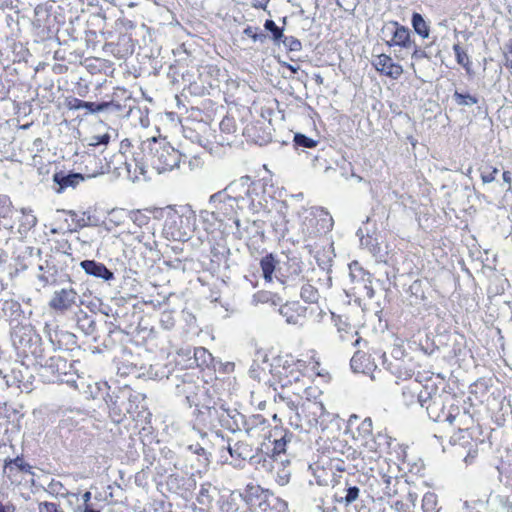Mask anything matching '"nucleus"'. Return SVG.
Returning a JSON list of instances; mask_svg holds the SVG:
<instances>
[{
    "label": "nucleus",
    "instance_id": "26",
    "mask_svg": "<svg viewBox=\"0 0 512 512\" xmlns=\"http://www.w3.org/2000/svg\"><path fill=\"white\" fill-rule=\"evenodd\" d=\"M0 512H15V507L10 503L3 504L0 502Z\"/></svg>",
    "mask_w": 512,
    "mask_h": 512
},
{
    "label": "nucleus",
    "instance_id": "32",
    "mask_svg": "<svg viewBox=\"0 0 512 512\" xmlns=\"http://www.w3.org/2000/svg\"><path fill=\"white\" fill-rule=\"evenodd\" d=\"M245 33H246L248 36L252 37L254 40H256V35L252 33V30H251L250 28L246 29V30H245Z\"/></svg>",
    "mask_w": 512,
    "mask_h": 512
},
{
    "label": "nucleus",
    "instance_id": "5",
    "mask_svg": "<svg viewBox=\"0 0 512 512\" xmlns=\"http://www.w3.org/2000/svg\"><path fill=\"white\" fill-rule=\"evenodd\" d=\"M392 34L393 37L391 39V45L402 46L408 48L411 46L412 41L410 37L409 30L404 26H399L398 23H392L387 27Z\"/></svg>",
    "mask_w": 512,
    "mask_h": 512
},
{
    "label": "nucleus",
    "instance_id": "28",
    "mask_svg": "<svg viewBox=\"0 0 512 512\" xmlns=\"http://www.w3.org/2000/svg\"><path fill=\"white\" fill-rule=\"evenodd\" d=\"M392 354L397 357V358H400L403 356V351L401 350L400 346H395L393 348V351H392Z\"/></svg>",
    "mask_w": 512,
    "mask_h": 512
},
{
    "label": "nucleus",
    "instance_id": "13",
    "mask_svg": "<svg viewBox=\"0 0 512 512\" xmlns=\"http://www.w3.org/2000/svg\"><path fill=\"white\" fill-rule=\"evenodd\" d=\"M455 52L456 61L458 64L463 66L467 71L470 70V59L467 53L460 47L459 44L453 46Z\"/></svg>",
    "mask_w": 512,
    "mask_h": 512
},
{
    "label": "nucleus",
    "instance_id": "24",
    "mask_svg": "<svg viewBox=\"0 0 512 512\" xmlns=\"http://www.w3.org/2000/svg\"><path fill=\"white\" fill-rule=\"evenodd\" d=\"M502 178L504 183L508 185L507 191H512V178L509 171H504L502 174Z\"/></svg>",
    "mask_w": 512,
    "mask_h": 512
},
{
    "label": "nucleus",
    "instance_id": "9",
    "mask_svg": "<svg viewBox=\"0 0 512 512\" xmlns=\"http://www.w3.org/2000/svg\"><path fill=\"white\" fill-rule=\"evenodd\" d=\"M298 304L286 303L280 308V314L286 318L287 323L296 324L300 318V314L297 311Z\"/></svg>",
    "mask_w": 512,
    "mask_h": 512
},
{
    "label": "nucleus",
    "instance_id": "21",
    "mask_svg": "<svg viewBox=\"0 0 512 512\" xmlns=\"http://www.w3.org/2000/svg\"><path fill=\"white\" fill-rule=\"evenodd\" d=\"M39 512H62L57 508V505L50 502H43L39 504Z\"/></svg>",
    "mask_w": 512,
    "mask_h": 512
},
{
    "label": "nucleus",
    "instance_id": "37",
    "mask_svg": "<svg viewBox=\"0 0 512 512\" xmlns=\"http://www.w3.org/2000/svg\"><path fill=\"white\" fill-rule=\"evenodd\" d=\"M84 512H98V511H95V510H93V509H91L89 507H86Z\"/></svg>",
    "mask_w": 512,
    "mask_h": 512
},
{
    "label": "nucleus",
    "instance_id": "14",
    "mask_svg": "<svg viewBox=\"0 0 512 512\" xmlns=\"http://www.w3.org/2000/svg\"><path fill=\"white\" fill-rule=\"evenodd\" d=\"M301 297L306 302H316L318 299V292L311 285H304L301 289Z\"/></svg>",
    "mask_w": 512,
    "mask_h": 512
},
{
    "label": "nucleus",
    "instance_id": "18",
    "mask_svg": "<svg viewBox=\"0 0 512 512\" xmlns=\"http://www.w3.org/2000/svg\"><path fill=\"white\" fill-rule=\"evenodd\" d=\"M295 142L308 148L316 146V142L314 140L300 134L295 136Z\"/></svg>",
    "mask_w": 512,
    "mask_h": 512
},
{
    "label": "nucleus",
    "instance_id": "3",
    "mask_svg": "<svg viewBox=\"0 0 512 512\" xmlns=\"http://www.w3.org/2000/svg\"><path fill=\"white\" fill-rule=\"evenodd\" d=\"M372 65L378 72L392 79H398L403 73L402 66L394 63L392 58L386 54H379L374 56Z\"/></svg>",
    "mask_w": 512,
    "mask_h": 512
},
{
    "label": "nucleus",
    "instance_id": "35",
    "mask_svg": "<svg viewBox=\"0 0 512 512\" xmlns=\"http://www.w3.org/2000/svg\"><path fill=\"white\" fill-rule=\"evenodd\" d=\"M409 499H410V501L412 502V504L414 505V504H415V501H416V495H414V494H411V493H410V494H409Z\"/></svg>",
    "mask_w": 512,
    "mask_h": 512
},
{
    "label": "nucleus",
    "instance_id": "31",
    "mask_svg": "<svg viewBox=\"0 0 512 512\" xmlns=\"http://www.w3.org/2000/svg\"><path fill=\"white\" fill-rule=\"evenodd\" d=\"M90 498H91V493H90V492H88V491H87V492H85V493L83 494V500H84V502H88V501L90 500Z\"/></svg>",
    "mask_w": 512,
    "mask_h": 512
},
{
    "label": "nucleus",
    "instance_id": "11",
    "mask_svg": "<svg viewBox=\"0 0 512 512\" xmlns=\"http://www.w3.org/2000/svg\"><path fill=\"white\" fill-rule=\"evenodd\" d=\"M423 512H439L436 494L427 492L422 498Z\"/></svg>",
    "mask_w": 512,
    "mask_h": 512
},
{
    "label": "nucleus",
    "instance_id": "22",
    "mask_svg": "<svg viewBox=\"0 0 512 512\" xmlns=\"http://www.w3.org/2000/svg\"><path fill=\"white\" fill-rule=\"evenodd\" d=\"M109 140V136L107 134L101 136H94L91 138L89 145L96 146L99 144H107Z\"/></svg>",
    "mask_w": 512,
    "mask_h": 512
},
{
    "label": "nucleus",
    "instance_id": "29",
    "mask_svg": "<svg viewBox=\"0 0 512 512\" xmlns=\"http://www.w3.org/2000/svg\"><path fill=\"white\" fill-rule=\"evenodd\" d=\"M365 446L372 452H375L376 451V448H375V443L372 439H370L369 441H366L365 442Z\"/></svg>",
    "mask_w": 512,
    "mask_h": 512
},
{
    "label": "nucleus",
    "instance_id": "39",
    "mask_svg": "<svg viewBox=\"0 0 512 512\" xmlns=\"http://www.w3.org/2000/svg\"><path fill=\"white\" fill-rule=\"evenodd\" d=\"M318 365H319V364H318L317 362H314V363H313V367H312V369H313V370H315V369L318 367Z\"/></svg>",
    "mask_w": 512,
    "mask_h": 512
},
{
    "label": "nucleus",
    "instance_id": "20",
    "mask_svg": "<svg viewBox=\"0 0 512 512\" xmlns=\"http://www.w3.org/2000/svg\"><path fill=\"white\" fill-rule=\"evenodd\" d=\"M359 496V489L357 487H350L347 490V494L345 496V502L350 504L354 502Z\"/></svg>",
    "mask_w": 512,
    "mask_h": 512
},
{
    "label": "nucleus",
    "instance_id": "25",
    "mask_svg": "<svg viewBox=\"0 0 512 512\" xmlns=\"http://www.w3.org/2000/svg\"><path fill=\"white\" fill-rule=\"evenodd\" d=\"M393 508L397 512H408L407 506L402 501H396L393 505Z\"/></svg>",
    "mask_w": 512,
    "mask_h": 512
},
{
    "label": "nucleus",
    "instance_id": "23",
    "mask_svg": "<svg viewBox=\"0 0 512 512\" xmlns=\"http://www.w3.org/2000/svg\"><path fill=\"white\" fill-rule=\"evenodd\" d=\"M382 481L386 485V489L388 490L387 493L390 494L391 486L396 481V478H394V477H392L390 475H387V474H383L382 475Z\"/></svg>",
    "mask_w": 512,
    "mask_h": 512
},
{
    "label": "nucleus",
    "instance_id": "30",
    "mask_svg": "<svg viewBox=\"0 0 512 512\" xmlns=\"http://www.w3.org/2000/svg\"><path fill=\"white\" fill-rule=\"evenodd\" d=\"M300 46H301V44L298 40L291 41V44H290L291 50H298L300 48Z\"/></svg>",
    "mask_w": 512,
    "mask_h": 512
},
{
    "label": "nucleus",
    "instance_id": "6",
    "mask_svg": "<svg viewBox=\"0 0 512 512\" xmlns=\"http://www.w3.org/2000/svg\"><path fill=\"white\" fill-rule=\"evenodd\" d=\"M81 267L87 274L93 275L95 277H99L105 280L112 278L113 274L100 263H96L95 261L85 260L81 262Z\"/></svg>",
    "mask_w": 512,
    "mask_h": 512
},
{
    "label": "nucleus",
    "instance_id": "34",
    "mask_svg": "<svg viewBox=\"0 0 512 512\" xmlns=\"http://www.w3.org/2000/svg\"><path fill=\"white\" fill-rule=\"evenodd\" d=\"M423 53L419 52L418 50H415L414 53L412 54V57L413 58H419L422 56Z\"/></svg>",
    "mask_w": 512,
    "mask_h": 512
},
{
    "label": "nucleus",
    "instance_id": "38",
    "mask_svg": "<svg viewBox=\"0 0 512 512\" xmlns=\"http://www.w3.org/2000/svg\"><path fill=\"white\" fill-rule=\"evenodd\" d=\"M198 353H203V354H205V353H206V351H205L204 349H199V350H197V351H196V355H197Z\"/></svg>",
    "mask_w": 512,
    "mask_h": 512
},
{
    "label": "nucleus",
    "instance_id": "7",
    "mask_svg": "<svg viewBox=\"0 0 512 512\" xmlns=\"http://www.w3.org/2000/svg\"><path fill=\"white\" fill-rule=\"evenodd\" d=\"M53 179L54 182L59 185V188L57 189L58 193H61L64 189L68 187L74 188L84 180L81 174L64 175L62 173H56Z\"/></svg>",
    "mask_w": 512,
    "mask_h": 512
},
{
    "label": "nucleus",
    "instance_id": "1",
    "mask_svg": "<svg viewBox=\"0 0 512 512\" xmlns=\"http://www.w3.org/2000/svg\"><path fill=\"white\" fill-rule=\"evenodd\" d=\"M179 162L180 153L168 144H165L157 149L152 159V165L159 173L177 167Z\"/></svg>",
    "mask_w": 512,
    "mask_h": 512
},
{
    "label": "nucleus",
    "instance_id": "33",
    "mask_svg": "<svg viewBox=\"0 0 512 512\" xmlns=\"http://www.w3.org/2000/svg\"><path fill=\"white\" fill-rule=\"evenodd\" d=\"M9 200L5 196H0V205H6Z\"/></svg>",
    "mask_w": 512,
    "mask_h": 512
},
{
    "label": "nucleus",
    "instance_id": "19",
    "mask_svg": "<svg viewBox=\"0 0 512 512\" xmlns=\"http://www.w3.org/2000/svg\"><path fill=\"white\" fill-rule=\"evenodd\" d=\"M365 356L360 354V353H356L352 359H351V367L352 369L355 371V372H362L363 369L360 365V361L362 360V358H364Z\"/></svg>",
    "mask_w": 512,
    "mask_h": 512
},
{
    "label": "nucleus",
    "instance_id": "17",
    "mask_svg": "<svg viewBox=\"0 0 512 512\" xmlns=\"http://www.w3.org/2000/svg\"><path fill=\"white\" fill-rule=\"evenodd\" d=\"M265 28L272 32L274 40H279L282 37V31L272 20H267L265 22Z\"/></svg>",
    "mask_w": 512,
    "mask_h": 512
},
{
    "label": "nucleus",
    "instance_id": "16",
    "mask_svg": "<svg viewBox=\"0 0 512 512\" xmlns=\"http://www.w3.org/2000/svg\"><path fill=\"white\" fill-rule=\"evenodd\" d=\"M498 169L496 167H484L481 169V179L483 183H491L495 180Z\"/></svg>",
    "mask_w": 512,
    "mask_h": 512
},
{
    "label": "nucleus",
    "instance_id": "4",
    "mask_svg": "<svg viewBox=\"0 0 512 512\" xmlns=\"http://www.w3.org/2000/svg\"><path fill=\"white\" fill-rule=\"evenodd\" d=\"M76 293L72 289H62L55 292L50 305L57 310H66L75 302Z\"/></svg>",
    "mask_w": 512,
    "mask_h": 512
},
{
    "label": "nucleus",
    "instance_id": "36",
    "mask_svg": "<svg viewBox=\"0 0 512 512\" xmlns=\"http://www.w3.org/2000/svg\"><path fill=\"white\" fill-rule=\"evenodd\" d=\"M30 218L31 220L29 221V223L34 225L36 223V218L33 215H31Z\"/></svg>",
    "mask_w": 512,
    "mask_h": 512
},
{
    "label": "nucleus",
    "instance_id": "12",
    "mask_svg": "<svg viewBox=\"0 0 512 512\" xmlns=\"http://www.w3.org/2000/svg\"><path fill=\"white\" fill-rule=\"evenodd\" d=\"M276 260L272 255H268L261 260L263 276L267 281L272 280V274L276 267Z\"/></svg>",
    "mask_w": 512,
    "mask_h": 512
},
{
    "label": "nucleus",
    "instance_id": "10",
    "mask_svg": "<svg viewBox=\"0 0 512 512\" xmlns=\"http://www.w3.org/2000/svg\"><path fill=\"white\" fill-rule=\"evenodd\" d=\"M412 26L417 34H419L422 38L429 37V27L424 20V18L418 14L414 13L412 16Z\"/></svg>",
    "mask_w": 512,
    "mask_h": 512
},
{
    "label": "nucleus",
    "instance_id": "41",
    "mask_svg": "<svg viewBox=\"0 0 512 512\" xmlns=\"http://www.w3.org/2000/svg\"><path fill=\"white\" fill-rule=\"evenodd\" d=\"M510 66L512 67V62H511V64H510Z\"/></svg>",
    "mask_w": 512,
    "mask_h": 512
},
{
    "label": "nucleus",
    "instance_id": "15",
    "mask_svg": "<svg viewBox=\"0 0 512 512\" xmlns=\"http://www.w3.org/2000/svg\"><path fill=\"white\" fill-rule=\"evenodd\" d=\"M454 99L457 104L464 106H471L478 102V100L475 97L469 94H461L459 92L454 93Z\"/></svg>",
    "mask_w": 512,
    "mask_h": 512
},
{
    "label": "nucleus",
    "instance_id": "8",
    "mask_svg": "<svg viewBox=\"0 0 512 512\" xmlns=\"http://www.w3.org/2000/svg\"><path fill=\"white\" fill-rule=\"evenodd\" d=\"M30 466L24 462L22 458L10 459L7 458L4 460V474H6L10 479L16 475V472L23 471L29 472Z\"/></svg>",
    "mask_w": 512,
    "mask_h": 512
},
{
    "label": "nucleus",
    "instance_id": "27",
    "mask_svg": "<svg viewBox=\"0 0 512 512\" xmlns=\"http://www.w3.org/2000/svg\"><path fill=\"white\" fill-rule=\"evenodd\" d=\"M93 106H94V104L91 102H81L77 107L78 108H86V109L93 111Z\"/></svg>",
    "mask_w": 512,
    "mask_h": 512
},
{
    "label": "nucleus",
    "instance_id": "2",
    "mask_svg": "<svg viewBox=\"0 0 512 512\" xmlns=\"http://www.w3.org/2000/svg\"><path fill=\"white\" fill-rule=\"evenodd\" d=\"M248 179L241 178L239 181H235L231 183L225 189L224 203L221 209L224 210V213L230 215L231 212L228 211V207H230L231 211H234V204L239 207V203L245 200L244 195H247L249 189L247 187Z\"/></svg>",
    "mask_w": 512,
    "mask_h": 512
},
{
    "label": "nucleus",
    "instance_id": "40",
    "mask_svg": "<svg viewBox=\"0 0 512 512\" xmlns=\"http://www.w3.org/2000/svg\"><path fill=\"white\" fill-rule=\"evenodd\" d=\"M367 422H368V426H370L371 425V420H365L363 425H365Z\"/></svg>",
    "mask_w": 512,
    "mask_h": 512
}]
</instances>
